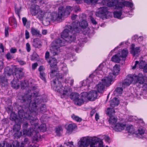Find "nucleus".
<instances>
[{
	"instance_id": "f257e3e1",
	"label": "nucleus",
	"mask_w": 147,
	"mask_h": 147,
	"mask_svg": "<svg viewBox=\"0 0 147 147\" xmlns=\"http://www.w3.org/2000/svg\"><path fill=\"white\" fill-rule=\"evenodd\" d=\"M24 102L28 104L29 109L31 112H36L37 105L41 103L42 101L41 97L38 95V92H34L33 97L29 94H26L22 97Z\"/></svg>"
},
{
	"instance_id": "f03ea898",
	"label": "nucleus",
	"mask_w": 147,
	"mask_h": 147,
	"mask_svg": "<svg viewBox=\"0 0 147 147\" xmlns=\"http://www.w3.org/2000/svg\"><path fill=\"white\" fill-rule=\"evenodd\" d=\"M68 29H65L61 34V37L63 40L69 43L74 41L76 39V31L74 27L69 26Z\"/></svg>"
},
{
	"instance_id": "7ed1b4c3",
	"label": "nucleus",
	"mask_w": 147,
	"mask_h": 147,
	"mask_svg": "<svg viewBox=\"0 0 147 147\" xmlns=\"http://www.w3.org/2000/svg\"><path fill=\"white\" fill-rule=\"evenodd\" d=\"M47 17V24H49L51 22H60L63 17V15L61 14V11L59 10L58 12H49Z\"/></svg>"
},
{
	"instance_id": "20e7f679",
	"label": "nucleus",
	"mask_w": 147,
	"mask_h": 147,
	"mask_svg": "<svg viewBox=\"0 0 147 147\" xmlns=\"http://www.w3.org/2000/svg\"><path fill=\"white\" fill-rule=\"evenodd\" d=\"M23 69L21 68L15 69V75L17 79H14L12 82V86L14 88L17 89L20 86V84L22 86H25L24 82L20 81L18 78H20L23 76Z\"/></svg>"
},
{
	"instance_id": "39448f33",
	"label": "nucleus",
	"mask_w": 147,
	"mask_h": 147,
	"mask_svg": "<svg viewBox=\"0 0 147 147\" xmlns=\"http://www.w3.org/2000/svg\"><path fill=\"white\" fill-rule=\"evenodd\" d=\"M58 39L55 40L52 43V47L51 48V53L54 56L58 54L60 52V47L64 44L63 40Z\"/></svg>"
},
{
	"instance_id": "423d86ee",
	"label": "nucleus",
	"mask_w": 147,
	"mask_h": 147,
	"mask_svg": "<svg viewBox=\"0 0 147 147\" xmlns=\"http://www.w3.org/2000/svg\"><path fill=\"white\" fill-rule=\"evenodd\" d=\"M49 12H47L39 8L38 5L35 6L34 9L31 11V13L32 15L37 16L38 19L42 20L44 17L45 18V21L46 22L47 17Z\"/></svg>"
},
{
	"instance_id": "0eeeda50",
	"label": "nucleus",
	"mask_w": 147,
	"mask_h": 147,
	"mask_svg": "<svg viewBox=\"0 0 147 147\" xmlns=\"http://www.w3.org/2000/svg\"><path fill=\"white\" fill-rule=\"evenodd\" d=\"M33 144V143L30 142L29 141L28 138H26L24 139V142L22 143L21 145H20L19 147L18 142L16 141L13 142L12 145L7 143L6 142L4 141L2 144H0V147H1V146L2 147H3L5 144H6L7 147H24V146L26 144H27L28 147H33L32 145Z\"/></svg>"
},
{
	"instance_id": "6e6552de",
	"label": "nucleus",
	"mask_w": 147,
	"mask_h": 147,
	"mask_svg": "<svg viewBox=\"0 0 147 147\" xmlns=\"http://www.w3.org/2000/svg\"><path fill=\"white\" fill-rule=\"evenodd\" d=\"M33 144V143L30 142L29 141L28 138H26L24 139V142L22 143L21 145H20L19 147L18 142L16 141L13 142L12 145L7 143L6 142L4 141L2 144H0V147H1V146L2 147H3L5 144H6L7 147H24V146L26 144H27L28 147H33L32 145Z\"/></svg>"
},
{
	"instance_id": "1a4fd4ad",
	"label": "nucleus",
	"mask_w": 147,
	"mask_h": 147,
	"mask_svg": "<svg viewBox=\"0 0 147 147\" xmlns=\"http://www.w3.org/2000/svg\"><path fill=\"white\" fill-rule=\"evenodd\" d=\"M28 119L30 120V122L32 127L33 128L35 127L34 131H35V133L38 132L39 130H40L43 132L46 130V127L45 124H42L40 126H39L38 125L37 121V119L36 118L34 119L33 117H31L30 115H29Z\"/></svg>"
},
{
	"instance_id": "9d476101",
	"label": "nucleus",
	"mask_w": 147,
	"mask_h": 147,
	"mask_svg": "<svg viewBox=\"0 0 147 147\" xmlns=\"http://www.w3.org/2000/svg\"><path fill=\"white\" fill-rule=\"evenodd\" d=\"M111 78L106 77L102 80L101 82L97 86V89L99 92L102 93L105 89V86L108 87L111 84Z\"/></svg>"
},
{
	"instance_id": "9b49d317",
	"label": "nucleus",
	"mask_w": 147,
	"mask_h": 147,
	"mask_svg": "<svg viewBox=\"0 0 147 147\" xmlns=\"http://www.w3.org/2000/svg\"><path fill=\"white\" fill-rule=\"evenodd\" d=\"M75 22L73 23V27L76 32L78 33L79 32L80 29L78 27L80 26L83 29V31L84 34L89 33V28L87 27L88 24L86 20H83L81 24L80 23L79 24L77 23V25H75Z\"/></svg>"
},
{
	"instance_id": "f8f14e48",
	"label": "nucleus",
	"mask_w": 147,
	"mask_h": 147,
	"mask_svg": "<svg viewBox=\"0 0 147 147\" xmlns=\"http://www.w3.org/2000/svg\"><path fill=\"white\" fill-rule=\"evenodd\" d=\"M71 98L73 100L75 104L78 105H81L84 103V101L86 100V97L82 95L80 96L77 93H72L71 94Z\"/></svg>"
},
{
	"instance_id": "ddd939ff",
	"label": "nucleus",
	"mask_w": 147,
	"mask_h": 147,
	"mask_svg": "<svg viewBox=\"0 0 147 147\" xmlns=\"http://www.w3.org/2000/svg\"><path fill=\"white\" fill-rule=\"evenodd\" d=\"M83 97L84 96L88 100L90 101H94L97 98L98 96V92L96 90H91L89 92L87 93L86 92H83L82 93Z\"/></svg>"
},
{
	"instance_id": "4468645a",
	"label": "nucleus",
	"mask_w": 147,
	"mask_h": 147,
	"mask_svg": "<svg viewBox=\"0 0 147 147\" xmlns=\"http://www.w3.org/2000/svg\"><path fill=\"white\" fill-rule=\"evenodd\" d=\"M23 114L24 113H22L21 114H20V113L19 114L20 118L19 121L17 123H16L17 124H15L14 126L13 130L14 131H19L20 130L21 128V123L22 121L23 120L24 121L27 119H28L29 115L28 116V117H27L26 116L27 115V114H25L24 117L22 116Z\"/></svg>"
},
{
	"instance_id": "2eb2a0df",
	"label": "nucleus",
	"mask_w": 147,
	"mask_h": 147,
	"mask_svg": "<svg viewBox=\"0 0 147 147\" xmlns=\"http://www.w3.org/2000/svg\"><path fill=\"white\" fill-rule=\"evenodd\" d=\"M91 138L84 137L81 138L78 143V147H87L88 146L91 140Z\"/></svg>"
},
{
	"instance_id": "dca6fc26",
	"label": "nucleus",
	"mask_w": 147,
	"mask_h": 147,
	"mask_svg": "<svg viewBox=\"0 0 147 147\" xmlns=\"http://www.w3.org/2000/svg\"><path fill=\"white\" fill-rule=\"evenodd\" d=\"M28 125L27 122H25L23 125V135L24 136H31L32 134L34 132H35L34 131L35 129H34L32 130L30 129L29 128H28Z\"/></svg>"
},
{
	"instance_id": "f3484780",
	"label": "nucleus",
	"mask_w": 147,
	"mask_h": 147,
	"mask_svg": "<svg viewBox=\"0 0 147 147\" xmlns=\"http://www.w3.org/2000/svg\"><path fill=\"white\" fill-rule=\"evenodd\" d=\"M53 89L57 92L61 93L63 91V87L61 83L58 80L54 81L52 83Z\"/></svg>"
},
{
	"instance_id": "a211bd4d",
	"label": "nucleus",
	"mask_w": 147,
	"mask_h": 147,
	"mask_svg": "<svg viewBox=\"0 0 147 147\" xmlns=\"http://www.w3.org/2000/svg\"><path fill=\"white\" fill-rule=\"evenodd\" d=\"M107 11V9L106 7H101L99 9L98 11L96 13V16L103 19L106 18Z\"/></svg>"
},
{
	"instance_id": "6ab92c4d",
	"label": "nucleus",
	"mask_w": 147,
	"mask_h": 147,
	"mask_svg": "<svg viewBox=\"0 0 147 147\" xmlns=\"http://www.w3.org/2000/svg\"><path fill=\"white\" fill-rule=\"evenodd\" d=\"M120 70V66L119 65H115L113 68V73H110L107 77L108 78H111V81L115 78V76L118 75Z\"/></svg>"
},
{
	"instance_id": "aec40b11",
	"label": "nucleus",
	"mask_w": 147,
	"mask_h": 147,
	"mask_svg": "<svg viewBox=\"0 0 147 147\" xmlns=\"http://www.w3.org/2000/svg\"><path fill=\"white\" fill-rule=\"evenodd\" d=\"M59 10L61 11V13L63 15V17H67L69 15L72 10V8L69 6H67L65 10L63 7H60L59 8Z\"/></svg>"
},
{
	"instance_id": "412c9836",
	"label": "nucleus",
	"mask_w": 147,
	"mask_h": 147,
	"mask_svg": "<svg viewBox=\"0 0 147 147\" xmlns=\"http://www.w3.org/2000/svg\"><path fill=\"white\" fill-rule=\"evenodd\" d=\"M91 140L90 142V147H103V142L102 141L99 143L98 146V138L96 137L91 138Z\"/></svg>"
},
{
	"instance_id": "4be33fe9",
	"label": "nucleus",
	"mask_w": 147,
	"mask_h": 147,
	"mask_svg": "<svg viewBox=\"0 0 147 147\" xmlns=\"http://www.w3.org/2000/svg\"><path fill=\"white\" fill-rule=\"evenodd\" d=\"M133 81L137 83L142 84L144 83V79L142 74H139L138 76L133 75Z\"/></svg>"
},
{
	"instance_id": "5701e85b",
	"label": "nucleus",
	"mask_w": 147,
	"mask_h": 147,
	"mask_svg": "<svg viewBox=\"0 0 147 147\" xmlns=\"http://www.w3.org/2000/svg\"><path fill=\"white\" fill-rule=\"evenodd\" d=\"M140 51L139 47L135 48V45L134 44L131 45V53L134 56H138L139 55Z\"/></svg>"
},
{
	"instance_id": "b1692460",
	"label": "nucleus",
	"mask_w": 147,
	"mask_h": 147,
	"mask_svg": "<svg viewBox=\"0 0 147 147\" xmlns=\"http://www.w3.org/2000/svg\"><path fill=\"white\" fill-rule=\"evenodd\" d=\"M132 81H133V75H128L127 78L123 82V85L124 86V87L129 86Z\"/></svg>"
},
{
	"instance_id": "393cba45",
	"label": "nucleus",
	"mask_w": 147,
	"mask_h": 147,
	"mask_svg": "<svg viewBox=\"0 0 147 147\" xmlns=\"http://www.w3.org/2000/svg\"><path fill=\"white\" fill-rule=\"evenodd\" d=\"M125 127V124L123 123H118L113 127L114 129L116 131H121L123 130Z\"/></svg>"
},
{
	"instance_id": "a878e982",
	"label": "nucleus",
	"mask_w": 147,
	"mask_h": 147,
	"mask_svg": "<svg viewBox=\"0 0 147 147\" xmlns=\"http://www.w3.org/2000/svg\"><path fill=\"white\" fill-rule=\"evenodd\" d=\"M51 69V71L50 74L51 76L53 78L55 75H56V78L58 79H62V78L64 76L63 75L62 73H58L57 74V71L56 69H53L52 68Z\"/></svg>"
},
{
	"instance_id": "bb28decb",
	"label": "nucleus",
	"mask_w": 147,
	"mask_h": 147,
	"mask_svg": "<svg viewBox=\"0 0 147 147\" xmlns=\"http://www.w3.org/2000/svg\"><path fill=\"white\" fill-rule=\"evenodd\" d=\"M67 131L69 133H71L73 130L77 128V126L75 123L66 125L65 126Z\"/></svg>"
},
{
	"instance_id": "cd10ccee",
	"label": "nucleus",
	"mask_w": 147,
	"mask_h": 147,
	"mask_svg": "<svg viewBox=\"0 0 147 147\" xmlns=\"http://www.w3.org/2000/svg\"><path fill=\"white\" fill-rule=\"evenodd\" d=\"M125 6L128 7H132L133 5L131 3L129 2L128 1H125L121 2L119 3V8H122Z\"/></svg>"
},
{
	"instance_id": "c85d7f7f",
	"label": "nucleus",
	"mask_w": 147,
	"mask_h": 147,
	"mask_svg": "<svg viewBox=\"0 0 147 147\" xmlns=\"http://www.w3.org/2000/svg\"><path fill=\"white\" fill-rule=\"evenodd\" d=\"M7 79L5 77L0 76V85L1 87H5L8 85Z\"/></svg>"
},
{
	"instance_id": "c756f323",
	"label": "nucleus",
	"mask_w": 147,
	"mask_h": 147,
	"mask_svg": "<svg viewBox=\"0 0 147 147\" xmlns=\"http://www.w3.org/2000/svg\"><path fill=\"white\" fill-rule=\"evenodd\" d=\"M93 80L92 78L90 76L86 80L83 81L82 84L83 86H87V87L90 86L91 84L92 83Z\"/></svg>"
},
{
	"instance_id": "7c9ffc66",
	"label": "nucleus",
	"mask_w": 147,
	"mask_h": 147,
	"mask_svg": "<svg viewBox=\"0 0 147 147\" xmlns=\"http://www.w3.org/2000/svg\"><path fill=\"white\" fill-rule=\"evenodd\" d=\"M121 58L120 54L118 53L113 56L111 59L112 61L115 63H119L121 61Z\"/></svg>"
},
{
	"instance_id": "2f4dec72",
	"label": "nucleus",
	"mask_w": 147,
	"mask_h": 147,
	"mask_svg": "<svg viewBox=\"0 0 147 147\" xmlns=\"http://www.w3.org/2000/svg\"><path fill=\"white\" fill-rule=\"evenodd\" d=\"M110 102V107L113 108L115 106H117L119 103L118 100L116 98H115L111 100Z\"/></svg>"
},
{
	"instance_id": "473e14b6",
	"label": "nucleus",
	"mask_w": 147,
	"mask_h": 147,
	"mask_svg": "<svg viewBox=\"0 0 147 147\" xmlns=\"http://www.w3.org/2000/svg\"><path fill=\"white\" fill-rule=\"evenodd\" d=\"M106 114L109 117L114 115L115 113L114 109L111 107L108 108L106 111Z\"/></svg>"
},
{
	"instance_id": "72a5a7b5",
	"label": "nucleus",
	"mask_w": 147,
	"mask_h": 147,
	"mask_svg": "<svg viewBox=\"0 0 147 147\" xmlns=\"http://www.w3.org/2000/svg\"><path fill=\"white\" fill-rule=\"evenodd\" d=\"M31 32L33 35L38 36L39 37L41 36V35L40 33V31L34 28H31Z\"/></svg>"
},
{
	"instance_id": "f704fd0d",
	"label": "nucleus",
	"mask_w": 147,
	"mask_h": 147,
	"mask_svg": "<svg viewBox=\"0 0 147 147\" xmlns=\"http://www.w3.org/2000/svg\"><path fill=\"white\" fill-rule=\"evenodd\" d=\"M9 23L13 27L16 28L17 26V24L15 19L12 18L10 17L9 18Z\"/></svg>"
},
{
	"instance_id": "c9c22d12",
	"label": "nucleus",
	"mask_w": 147,
	"mask_h": 147,
	"mask_svg": "<svg viewBox=\"0 0 147 147\" xmlns=\"http://www.w3.org/2000/svg\"><path fill=\"white\" fill-rule=\"evenodd\" d=\"M110 118L109 120V123L111 125H115L117 121V119L116 117L113 116L109 117Z\"/></svg>"
},
{
	"instance_id": "e433bc0d",
	"label": "nucleus",
	"mask_w": 147,
	"mask_h": 147,
	"mask_svg": "<svg viewBox=\"0 0 147 147\" xmlns=\"http://www.w3.org/2000/svg\"><path fill=\"white\" fill-rule=\"evenodd\" d=\"M49 62L50 63V66L51 67L54 68L55 69H57L56 68V65L57 64V60L56 59L54 58H53L52 59L50 60Z\"/></svg>"
},
{
	"instance_id": "4c0bfd02",
	"label": "nucleus",
	"mask_w": 147,
	"mask_h": 147,
	"mask_svg": "<svg viewBox=\"0 0 147 147\" xmlns=\"http://www.w3.org/2000/svg\"><path fill=\"white\" fill-rule=\"evenodd\" d=\"M132 121H135L136 123H141L142 125H144V122L143 120L141 119H138L136 116H132Z\"/></svg>"
},
{
	"instance_id": "58836bf2",
	"label": "nucleus",
	"mask_w": 147,
	"mask_h": 147,
	"mask_svg": "<svg viewBox=\"0 0 147 147\" xmlns=\"http://www.w3.org/2000/svg\"><path fill=\"white\" fill-rule=\"evenodd\" d=\"M123 90L122 88H116L114 92L115 94L118 96L121 94Z\"/></svg>"
},
{
	"instance_id": "ea45409f",
	"label": "nucleus",
	"mask_w": 147,
	"mask_h": 147,
	"mask_svg": "<svg viewBox=\"0 0 147 147\" xmlns=\"http://www.w3.org/2000/svg\"><path fill=\"white\" fill-rule=\"evenodd\" d=\"M126 130L129 133H134V130L133 126L131 125H127L126 127Z\"/></svg>"
},
{
	"instance_id": "a19ab883",
	"label": "nucleus",
	"mask_w": 147,
	"mask_h": 147,
	"mask_svg": "<svg viewBox=\"0 0 147 147\" xmlns=\"http://www.w3.org/2000/svg\"><path fill=\"white\" fill-rule=\"evenodd\" d=\"M5 74L8 76H10L13 74L12 69H10L9 67H7L5 69Z\"/></svg>"
},
{
	"instance_id": "79ce46f5",
	"label": "nucleus",
	"mask_w": 147,
	"mask_h": 147,
	"mask_svg": "<svg viewBox=\"0 0 147 147\" xmlns=\"http://www.w3.org/2000/svg\"><path fill=\"white\" fill-rule=\"evenodd\" d=\"M10 119L11 120H14L16 123H17L19 120L16 117V115L14 113H12L10 115Z\"/></svg>"
},
{
	"instance_id": "37998d69",
	"label": "nucleus",
	"mask_w": 147,
	"mask_h": 147,
	"mask_svg": "<svg viewBox=\"0 0 147 147\" xmlns=\"http://www.w3.org/2000/svg\"><path fill=\"white\" fill-rule=\"evenodd\" d=\"M128 53V50L127 49H123L121 52V57H126L127 56Z\"/></svg>"
},
{
	"instance_id": "c03bdc74",
	"label": "nucleus",
	"mask_w": 147,
	"mask_h": 147,
	"mask_svg": "<svg viewBox=\"0 0 147 147\" xmlns=\"http://www.w3.org/2000/svg\"><path fill=\"white\" fill-rule=\"evenodd\" d=\"M63 131V129L61 127H58L56 128V132L57 135L60 136Z\"/></svg>"
},
{
	"instance_id": "a18cd8bd",
	"label": "nucleus",
	"mask_w": 147,
	"mask_h": 147,
	"mask_svg": "<svg viewBox=\"0 0 147 147\" xmlns=\"http://www.w3.org/2000/svg\"><path fill=\"white\" fill-rule=\"evenodd\" d=\"M71 118L74 120L78 122H80L82 120L81 118L79 117L78 116L75 115L74 114H73L71 116Z\"/></svg>"
},
{
	"instance_id": "49530a36",
	"label": "nucleus",
	"mask_w": 147,
	"mask_h": 147,
	"mask_svg": "<svg viewBox=\"0 0 147 147\" xmlns=\"http://www.w3.org/2000/svg\"><path fill=\"white\" fill-rule=\"evenodd\" d=\"M65 82L66 83H69L71 86H72L74 83V80L72 78H68L65 80Z\"/></svg>"
},
{
	"instance_id": "de8ad7c7",
	"label": "nucleus",
	"mask_w": 147,
	"mask_h": 147,
	"mask_svg": "<svg viewBox=\"0 0 147 147\" xmlns=\"http://www.w3.org/2000/svg\"><path fill=\"white\" fill-rule=\"evenodd\" d=\"M14 131L15 132V133L14 134V136L16 138H19L22 135L21 132L20 131Z\"/></svg>"
},
{
	"instance_id": "09e8293b",
	"label": "nucleus",
	"mask_w": 147,
	"mask_h": 147,
	"mask_svg": "<svg viewBox=\"0 0 147 147\" xmlns=\"http://www.w3.org/2000/svg\"><path fill=\"white\" fill-rule=\"evenodd\" d=\"M139 67L140 68L142 69H144V71L145 72H147V64L144 65H142L141 63H140L139 64Z\"/></svg>"
},
{
	"instance_id": "8fccbe9b",
	"label": "nucleus",
	"mask_w": 147,
	"mask_h": 147,
	"mask_svg": "<svg viewBox=\"0 0 147 147\" xmlns=\"http://www.w3.org/2000/svg\"><path fill=\"white\" fill-rule=\"evenodd\" d=\"M71 92L72 91L71 89H69V90H67L65 89V88L63 90V95L68 96L71 94Z\"/></svg>"
},
{
	"instance_id": "3c124183",
	"label": "nucleus",
	"mask_w": 147,
	"mask_h": 147,
	"mask_svg": "<svg viewBox=\"0 0 147 147\" xmlns=\"http://www.w3.org/2000/svg\"><path fill=\"white\" fill-rule=\"evenodd\" d=\"M121 15V11H115L114 13V16L115 18H119Z\"/></svg>"
},
{
	"instance_id": "603ef678",
	"label": "nucleus",
	"mask_w": 147,
	"mask_h": 147,
	"mask_svg": "<svg viewBox=\"0 0 147 147\" xmlns=\"http://www.w3.org/2000/svg\"><path fill=\"white\" fill-rule=\"evenodd\" d=\"M40 111L42 113L45 112L46 111V106L45 105H42Z\"/></svg>"
},
{
	"instance_id": "864d4df0",
	"label": "nucleus",
	"mask_w": 147,
	"mask_h": 147,
	"mask_svg": "<svg viewBox=\"0 0 147 147\" xmlns=\"http://www.w3.org/2000/svg\"><path fill=\"white\" fill-rule=\"evenodd\" d=\"M98 0H84V1L88 4H93L96 3Z\"/></svg>"
},
{
	"instance_id": "5fc2aeb1",
	"label": "nucleus",
	"mask_w": 147,
	"mask_h": 147,
	"mask_svg": "<svg viewBox=\"0 0 147 147\" xmlns=\"http://www.w3.org/2000/svg\"><path fill=\"white\" fill-rule=\"evenodd\" d=\"M38 57V55L36 53H34L31 56V60L32 61L36 60Z\"/></svg>"
},
{
	"instance_id": "6e6d98bb",
	"label": "nucleus",
	"mask_w": 147,
	"mask_h": 147,
	"mask_svg": "<svg viewBox=\"0 0 147 147\" xmlns=\"http://www.w3.org/2000/svg\"><path fill=\"white\" fill-rule=\"evenodd\" d=\"M45 74L43 72L40 73V77L43 80H45Z\"/></svg>"
},
{
	"instance_id": "4d7b16f0",
	"label": "nucleus",
	"mask_w": 147,
	"mask_h": 147,
	"mask_svg": "<svg viewBox=\"0 0 147 147\" xmlns=\"http://www.w3.org/2000/svg\"><path fill=\"white\" fill-rule=\"evenodd\" d=\"M139 134L140 135H142L144 134L145 132V130L142 128H140L138 129Z\"/></svg>"
},
{
	"instance_id": "13d9d810",
	"label": "nucleus",
	"mask_w": 147,
	"mask_h": 147,
	"mask_svg": "<svg viewBox=\"0 0 147 147\" xmlns=\"http://www.w3.org/2000/svg\"><path fill=\"white\" fill-rule=\"evenodd\" d=\"M34 45L36 48H40L41 46L39 42H34Z\"/></svg>"
},
{
	"instance_id": "bf43d9fd",
	"label": "nucleus",
	"mask_w": 147,
	"mask_h": 147,
	"mask_svg": "<svg viewBox=\"0 0 147 147\" xmlns=\"http://www.w3.org/2000/svg\"><path fill=\"white\" fill-rule=\"evenodd\" d=\"M26 49L28 52H29L31 50L30 45L28 43H27L26 44Z\"/></svg>"
},
{
	"instance_id": "052dcab7",
	"label": "nucleus",
	"mask_w": 147,
	"mask_h": 147,
	"mask_svg": "<svg viewBox=\"0 0 147 147\" xmlns=\"http://www.w3.org/2000/svg\"><path fill=\"white\" fill-rule=\"evenodd\" d=\"M67 145V146H69V147H74L73 145V142H69L67 143H65Z\"/></svg>"
},
{
	"instance_id": "680f3d73",
	"label": "nucleus",
	"mask_w": 147,
	"mask_h": 147,
	"mask_svg": "<svg viewBox=\"0 0 147 147\" xmlns=\"http://www.w3.org/2000/svg\"><path fill=\"white\" fill-rule=\"evenodd\" d=\"M90 19L92 22V23L94 24H97V22L94 18L91 16H90Z\"/></svg>"
},
{
	"instance_id": "e2e57ef3",
	"label": "nucleus",
	"mask_w": 147,
	"mask_h": 147,
	"mask_svg": "<svg viewBox=\"0 0 147 147\" xmlns=\"http://www.w3.org/2000/svg\"><path fill=\"white\" fill-rule=\"evenodd\" d=\"M25 38L26 39H28L30 37L29 33V32L27 30H26L25 31Z\"/></svg>"
},
{
	"instance_id": "0e129e2a",
	"label": "nucleus",
	"mask_w": 147,
	"mask_h": 147,
	"mask_svg": "<svg viewBox=\"0 0 147 147\" xmlns=\"http://www.w3.org/2000/svg\"><path fill=\"white\" fill-rule=\"evenodd\" d=\"M20 8H16L15 9V12L16 14L20 18L19 13L20 11Z\"/></svg>"
},
{
	"instance_id": "69168bd1",
	"label": "nucleus",
	"mask_w": 147,
	"mask_h": 147,
	"mask_svg": "<svg viewBox=\"0 0 147 147\" xmlns=\"http://www.w3.org/2000/svg\"><path fill=\"white\" fill-rule=\"evenodd\" d=\"M38 65V64L37 63H34L32 65V68L34 70L36 69Z\"/></svg>"
},
{
	"instance_id": "338daca9",
	"label": "nucleus",
	"mask_w": 147,
	"mask_h": 147,
	"mask_svg": "<svg viewBox=\"0 0 147 147\" xmlns=\"http://www.w3.org/2000/svg\"><path fill=\"white\" fill-rule=\"evenodd\" d=\"M114 3L113 1H110L107 3V5L110 7L114 5Z\"/></svg>"
},
{
	"instance_id": "774afa93",
	"label": "nucleus",
	"mask_w": 147,
	"mask_h": 147,
	"mask_svg": "<svg viewBox=\"0 0 147 147\" xmlns=\"http://www.w3.org/2000/svg\"><path fill=\"white\" fill-rule=\"evenodd\" d=\"M23 23L24 26H25L27 22V20L26 18H23L22 19Z\"/></svg>"
}]
</instances>
